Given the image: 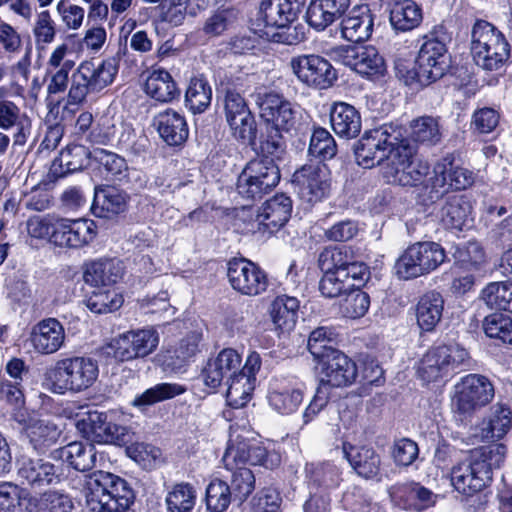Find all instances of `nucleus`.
<instances>
[{"label": "nucleus", "mask_w": 512, "mask_h": 512, "mask_svg": "<svg viewBox=\"0 0 512 512\" xmlns=\"http://www.w3.org/2000/svg\"><path fill=\"white\" fill-rule=\"evenodd\" d=\"M354 155L363 168L370 169L386 161L383 178L396 186L419 185L430 173L429 163L416 158V147L408 139L393 137L383 128L365 131L355 144Z\"/></svg>", "instance_id": "f257e3e1"}, {"label": "nucleus", "mask_w": 512, "mask_h": 512, "mask_svg": "<svg viewBox=\"0 0 512 512\" xmlns=\"http://www.w3.org/2000/svg\"><path fill=\"white\" fill-rule=\"evenodd\" d=\"M82 491L91 512H136L130 508L136 499L134 489L116 474L97 470L85 475Z\"/></svg>", "instance_id": "f03ea898"}, {"label": "nucleus", "mask_w": 512, "mask_h": 512, "mask_svg": "<svg viewBox=\"0 0 512 512\" xmlns=\"http://www.w3.org/2000/svg\"><path fill=\"white\" fill-rule=\"evenodd\" d=\"M99 376L96 359L86 355H70L49 367L44 379L51 392L64 395L81 393L93 386Z\"/></svg>", "instance_id": "7ed1b4c3"}, {"label": "nucleus", "mask_w": 512, "mask_h": 512, "mask_svg": "<svg viewBox=\"0 0 512 512\" xmlns=\"http://www.w3.org/2000/svg\"><path fill=\"white\" fill-rule=\"evenodd\" d=\"M495 397V387L490 378L479 373L462 376L454 385L451 412L457 424H467Z\"/></svg>", "instance_id": "20e7f679"}, {"label": "nucleus", "mask_w": 512, "mask_h": 512, "mask_svg": "<svg viewBox=\"0 0 512 512\" xmlns=\"http://www.w3.org/2000/svg\"><path fill=\"white\" fill-rule=\"evenodd\" d=\"M510 44L492 23L478 19L471 28L470 53L475 64L487 71L501 69L510 58Z\"/></svg>", "instance_id": "39448f33"}, {"label": "nucleus", "mask_w": 512, "mask_h": 512, "mask_svg": "<svg viewBox=\"0 0 512 512\" xmlns=\"http://www.w3.org/2000/svg\"><path fill=\"white\" fill-rule=\"evenodd\" d=\"M451 41L452 32L443 22L433 25L419 38L421 44L415 63L422 80L436 81L444 76L449 68L448 45Z\"/></svg>", "instance_id": "423d86ee"}, {"label": "nucleus", "mask_w": 512, "mask_h": 512, "mask_svg": "<svg viewBox=\"0 0 512 512\" xmlns=\"http://www.w3.org/2000/svg\"><path fill=\"white\" fill-rule=\"evenodd\" d=\"M241 362L242 358L235 349L224 348L215 358L208 359L201 371L204 384L213 390L220 387L224 381L228 384L227 402L233 409L246 406L251 399V395L245 390L239 397H235L238 394V388L235 387L234 382L239 377Z\"/></svg>", "instance_id": "0eeeda50"}, {"label": "nucleus", "mask_w": 512, "mask_h": 512, "mask_svg": "<svg viewBox=\"0 0 512 512\" xmlns=\"http://www.w3.org/2000/svg\"><path fill=\"white\" fill-rule=\"evenodd\" d=\"M447 258L445 249L434 241L410 244L394 264L395 275L400 280H413L435 271Z\"/></svg>", "instance_id": "6e6552de"}, {"label": "nucleus", "mask_w": 512, "mask_h": 512, "mask_svg": "<svg viewBox=\"0 0 512 512\" xmlns=\"http://www.w3.org/2000/svg\"><path fill=\"white\" fill-rule=\"evenodd\" d=\"M280 179L281 173L276 162L256 156L239 174L236 189L242 198L254 201L272 191Z\"/></svg>", "instance_id": "1a4fd4ad"}, {"label": "nucleus", "mask_w": 512, "mask_h": 512, "mask_svg": "<svg viewBox=\"0 0 512 512\" xmlns=\"http://www.w3.org/2000/svg\"><path fill=\"white\" fill-rule=\"evenodd\" d=\"M76 426L86 440L97 444L122 447L130 443L133 437L129 427L118 424L114 415L107 412L88 411L85 417L77 421Z\"/></svg>", "instance_id": "9d476101"}, {"label": "nucleus", "mask_w": 512, "mask_h": 512, "mask_svg": "<svg viewBox=\"0 0 512 512\" xmlns=\"http://www.w3.org/2000/svg\"><path fill=\"white\" fill-rule=\"evenodd\" d=\"M291 185L303 203L314 206L330 195L329 169L325 163H306L292 174Z\"/></svg>", "instance_id": "9b49d317"}, {"label": "nucleus", "mask_w": 512, "mask_h": 512, "mask_svg": "<svg viewBox=\"0 0 512 512\" xmlns=\"http://www.w3.org/2000/svg\"><path fill=\"white\" fill-rule=\"evenodd\" d=\"M226 276L231 288L244 296H258L269 286L267 272L245 257H232L227 261Z\"/></svg>", "instance_id": "f8f14e48"}, {"label": "nucleus", "mask_w": 512, "mask_h": 512, "mask_svg": "<svg viewBox=\"0 0 512 512\" xmlns=\"http://www.w3.org/2000/svg\"><path fill=\"white\" fill-rule=\"evenodd\" d=\"M321 378L320 385L328 388L349 387L356 382L358 367L356 362L341 350L330 351L316 363Z\"/></svg>", "instance_id": "ddd939ff"}, {"label": "nucleus", "mask_w": 512, "mask_h": 512, "mask_svg": "<svg viewBox=\"0 0 512 512\" xmlns=\"http://www.w3.org/2000/svg\"><path fill=\"white\" fill-rule=\"evenodd\" d=\"M290 67L301 82L316 89H328L337 80L334 67L320 55L309 54L293 57Z\"/></svg>", "instance_id": "4468645a"}, {"label": "nucleus", "mask_w": 512, "mask_h": 512, "mask_svg": "<svg viewBox=\"0 0 512 512\" xmlns=\"http://www.w3.org/2000/svg\"><path fill=\"white\" fill-rule=\"evenodd\" d=\"M331 58L358 74L372 76L384 71V60L370 45L338 46L331 49Z\"/></svg>", "instance_id": "2eb2a0df"}, {"label": "nucleus", "mask_w": 512, "mask_h": 512, "mask_svg": "<svg viewBox=\"0 0 512 512\" xmlns=\"http://www.w3.org/2000/svg\"><path fill=\"white\" fill-rule=\"evenodd\" d=\"M98 227L91 219L60 218L54 221L52 243L63 248H82L97 236Z\"/></svg>", "instance_id": "dca6fc26"}, {"label": "nucleus", "mask_w": 512, "mask_h": 512, "mask_svg": "<svg viewBox=\"0 0 512 512\" xmlns=\"http://www.w3.org/2000/svg\"><path fill=\"white\" fill-rule=\"evenodd\" d=\"M394 506L409 512H424L437 503V494L420 482H397L389 488Z\"/></svg>", "instance_id": "f3484780"}, {"label": "nucleus", "mask_w": 512, "mask_h": 512, "mask_svg": "<svg viewBox=\"0 0 512 512\" xmlns=\"http://www.w3.org/2000/svg\"><path fill=\"white\" fill-rule=\"evenodd\" d=\"M82 280L94 288L114 287L125 275L126 267L116 257L87 259L81 265Z\"/></svg>", "instance_id": "a211bd4d"}, {"label": "nucleus", "mask_w": 512, "mask_h": 512, "mask_svg": "<svg viewBox=\"0 0 512 512\" xmlns=\"http://www.w3.org/2000/svg\"><path fill=\"white\" fill-rule=\"evenodd\" d=\"M94 149L78 143H70L62 148L59 154L52 160L47 178L56 182L66 176L92 168Z\"/></svg>", "instance_id": "6ab92c4d"}, {"label": "nucleus", "mask_w": 512, "mask_h": 512, "mask_svg": "<svg viewBox=\"0 0 512 512\" xmlns=\"http://www.w3.org/2000/svg\"><path fill=\"white\" fill-rule=\"evenodd\" d=\"M130 200L129 193L119 186L98 184L94 186L90 210L97 218L113 220L128 212Z\"/></svg>", "instance_id": "aec40b11"}, {"label": "nucleus", "mask_w": 512, "mask_h": 512, "mask_svg": "<svg viewBox=\"0 0 512 512\" xmlns=\"http://www.w3.org/2000/svg\"><path fill=\"white\" fill-rule=\"evenodd\" d=\"M487 471L486 466L470 454L468 458L452 468L451 481L459 493L472 497L492 481Z\"/></svg>", "instance_id": "412c9836"}, {"label": "nucleus", "mask_w": 512, "mask_h": 512, "mask_svg": "<svg viewBox=\"0 0 512 512\" xmlns=\"http://www.w3.org/2000/svg\"><path fill=\"white\" fill-rule=\"evenodd\" d=\"M342 453L359 477L365 480L379 481L381 479V457L372 446L343 441Z\"/></svg>", "instance_id": "4be33fe9"}, {"label": "nucleus", "mask_w": 512, "mask_h": 512, "mask_svg": "<svg viewBox=\"0 0 512 512\" xmlns=\"http://www.w3.org/2000/svg\"><path fill=\"white\" fill-rule=\"evenodd\" d=\"M292 210L293 201L291 197L285 193H276L261 206L257 215L259 231L263 234H276L290 220Z\"/></svg>", "instance_id": "5701e85b"}, {"label": "nucleus", "mask_w": 512, "mask_h": 512, "mask_svg": "<svg viewBox=\"0 0 512 512\" xmlns=\"http://www.w3.org/2000/svg\"><path fill=\"white\" fill-rule=\"evenodd\" d=\"M158 342L154 330L129 331L115 341L114 357L121 362L145 357L156 349Z\"/></svg>", "instance_id": "b1692460"}, {"label": "nucleus", "mask_w": 512, "mask_h": 512, "mask_svg": "<svg viewBox=\"0 0 512 512\" xmlns=\"http://www.w3.org/2000/svg\"><path fill=\"white\" fill-rule=\"evenodd\" d=\"M304 3L305 0H262L257 21L264 27H288L298 18Z\"/></svg>", "instance_id": "393cba45"}, {"label": "nucleus", "mask_w": 512, "mask_h": 512, "mask_svg": "<svg viewBox=\"0 0 512 512\" xmlns=\"http://www.w3.org/2000/svg\"><path fill=\"white\" fill-rule=\"evenodd\" d=\"M224 103L226 119L232 129L233 136L242 143L254 144L257 126L245 98H224Z\"/></svg>", "instance_id": "a878e982"}, {"label": "nucleus", "mask_w": 512, "mask_h": 512, "mask_svg": "<svg viewBox=\"0 0 512 512\" xmlns=\"http://www.w3.org/2000/svg\"><path fill=\"white\" fill-rule=\"evenodd\" d=\"M238 461L242 464L259 466L274 471L282 464V454L279 445L273 440H264L252 444H239L233 447Z\"/></svg>", "instance_id": "bb28decb"}, {"label": "nucleus", "mask_w": 512, "mask_h": 512, "mask_svg": "<svg viewBox=\"0 0 512 512\" xmlns=\"http://www.w3.org/2000/svg\"><path fill=\"white\" fill-rule=\"evenodd\" d=\"M304 392L298 383L288 378H276L269 386V406L280 415L295 413L303 402Z\"/></svg>", "instance_id": "cd10ccee"}, {"label": "nucleus", "mask_w": 512, "mask_h": 512, "mask_svg": "<svg viewBox=\"0 0 512 512\" xmlns=\"http://www.w3.org/2000/svg\"><path fill=\"white\" fill-rule=\"evenodd\" d=\"M29 340L35 352L50 355L63 346L65 329L58 319L45 318L32 326Z\"/></svg>", "instance_id": "c85d7f7f"}, {"label": "nucleus", "mask_w": 512, "mask_h": 512, "mask_svg": "<svg viewBox=\"0 0 512 512\" xmlns=\"http://www.w3.org/2000/svg\"><path fill=\"white\" fill-rule=\"evenodd\" d=\"M436 184L448 190L462 191L474 184V173L467 168L455 164L453 154H447L437 161L433 167Z\"/></svg>", "instance_id": "c756f323"}, {"label": "nucleus", "mask_w": 512, "mask_h": 512, "mask_svg": "<svg viewBox=\"0 0 512 512\" xmlns=\"http://www.w3.org/2000/svg\"><path fill=\"white\" fill-rule=\"evenodd\" d=\"M92 159L91 171L104 180L120 184L130 182V168L123 156L103 148H95Z\"/></svg>", "instance_id": "7c9ffc66"}, {"label": "nucleus", "mask_w": 512, "mask_h": 512, "mask_svg": "<svg viewBox=\"0 0 512 512\" xmlns=\"http://www.w3.org/2000/svg\"><path fill=\"white\" fill-rule=\"evenodd\" d=\"M153 126L160 138L170 147H183L189 137L185 117L170 108L154 117Z\"/></svg>", "instance_id": "2f4dec72"}, {"label": "nucleus", "mask_w": 512, "mask_h": 512, "mask_svg": "<svg viewBox=\"0 0 512 512\" xmlns=\"http://www.w3.org/2000/svg\"><path fill=\"white\" fill-rule=\"evenodd\" d=\"M226 470L231 472L230 489L234 498L244 502L255 489V476L251 469L238 461L233 447L228 448L222 458Z\"/></svg>", "instance_id": "473e14b6"}, {"label": "nucleus", "mask_w": 512, "mask_h": 512, "mask_svg": "<svg viewBox=\"0 0 512 512\" xmlns=\"http://www.w3.org/2000/svg\"><path fill=\"white\" fill-rule=\"evenodd\" d=\"M444 298L437 290L422 294L415 305L416 323L421 333H433L441 322L444 312Z\"/></svg>", "instance_id": "72a5a7b5"}, {"label": "nucleus", "mask_w": 512, "mask_h": 512, "mask_svg": "<svg viewBox=\"0 0 512 512\" xmlns=\"http://www.w3.org/2000/svg\"><path fill=\"white\" fill-rule=\"evenodd\" d=\"M340 469L329 461L307 462L304 466V481L311 492L329 493L339 487Z\"/></svg>", "instance_id": "f704fd0d"}, {"label": "nucleus", "mask_w": 512, "mask_h": 512, "mask_svg": "<svg viewBox=\"0 0 512 512\" xmlns=\"http://www.w3.org/2000/svg\"><path fill=\"white\" fill-rule=\"evenodd\" d=\"M322 276L319 281V292L327 299L344 297L352 288L364 286L369 275H351L349 271H332L331 268L321 270Z\"/></svg>", "instance_id": "c9c22d12"}, {"label": "nucleus", "mask_w": 512, "mask_h": 512, "mask_svg": "<svg viewBox=\"0 0 512 512\" xmlns=\"http://www.w3.org/2000/svg\"><path fill=\"white\" fill-rule=\"evenodd\" d=\"M18 477L22 484H27L31 488H42L59 481L54 464L33 458L18 460Z\"/></svg>", "instance_id": "e433bc0d"}, {"label": "nucleus", "mask_w": 512, "mask_h": 512, "mask_svg": "<svg viewBox=\"0 0 512 512\" xmlns=\"http://www.w3.org/2000/svg\"><path fill=\"white\" fill-rule=\"evenodd\" d=\"M512 427V411L506 404L493 405L478 425L482 441L495 442L502 439Z\"/></svg>", "instance_id": "4c0bfd02"}, {"label": "nucleus", "mask_w": 512, "mask_h": 512, "mask_svg": "<svg viewBox=\"0 0 512 512\" xmlns=\"http://www.w3.org/2000/svg\"><path fill=\"white\" fill-rule=\"evenodd\" d=\"M350 5V0H311L306 21L317 31H323L339 19Z\"/></svg>", "instance_id": "58836bf2"}, {"label": "nucleus", "mask_w": 512, "mask_h": 512, "mask_svg": "<svg viewBox=\"0 0 512 512\" xmlns=\"http://www.w3.org/2000/svg\"><path fill=\"white\" fill-rule=\"evenodd\" d=\"M261 117L266 125L289 132L295 125V112L285 98H257Z\"/></svg>", "instance_id": "ea45409f"}, {"label": "nucleus", "mask_w": 512, "mask_h": 512, "mask_svg": "<svg viewBox=\"0 0 512 512\" xmlns=\"http://www.w3.org/2000/svg\"><path fill=\"white\" fill-rule=\"evenodd\" d=\"M203 335L200 332L187 333L174 349L167 350L163 355V365L173 371L186 367L201 351Z\"/></svg>", "instance_id": "a19ab883"}, {"label": "nucleus", "mask_w": 512, "mask_h": 512, "mask_svg": "<svg viewBox=\"0 0 512 512\" xmlns=\"http://www.w3.org/2000/svg\"><path fill=\"white\" fill-rule=\"evenodd\" d=\"M300 302L296 297L278 295L271 303L270 315L279 335L289 334L296 326Z\"/></svg>", "instance_id": "79ce46f5"}, {"label": "nucleus", "mask_w": 512, "mask_h": 512, "mask_svg": "<svg viewBox=\"0 0 512 512\" xmlns=\"http://www.w3.org/2000/svg\"><path fill=\"white\" fill-rule=\"evenodd\" d=\"M333 131L340 137L355 138L361 131V116L354 106L345 102H336L330 111Z\"/></svg>", "instance_id": "37998d69"}, {"label": "nucleus", "mask_w": 512, "mask_h": 512, "mask_svg": "<svg viewBox=\"0 0 512 512\" xmlns=\"http://www.w3.org/2000/svg\"><path fill=\"white\" fill-rule=\"evenodd\" d=\"M471 213L472 205L466 196H449L441 208V223L447 230L463 231Z\"/></svg>", "instance_id": "c03bdc74"}, {"label": "nucleus", "mask_w": 512, "mask_h": 512, "mask_svg": "<svg viewBox=\"0 0 512 512\" xmlns=\"http://www.w3.org/2000/svg\"><path fill=\"white\" fill-rule=\"evenodd\" d=\"M320 270L331 268L332 271H341L351 273V275H370L369 267L358 261H352L351 256L343 247H335L333 249H325L318 258Z\"/></svg>", "instance_id": "a18cd8bd"}, {"label": "nucleus", "mask_w": 512, "mask_h": 512, "mask_svg": "<svg viewBox=\"0 0 512 512\" xmlns=\"http://www.w3.org/2000/svg\"><path fill=\"white\" fill-rule=\"evenodd\" d=\"M373 17L367 7L353 9L341 22L343 37L350 42L367 40L373 31Z\"/></svg>", "instance_id": "49530a36"}, {"label": "nucleus", "mask_w": 512, "mask_h": 512, "mask_svg": "<svg viewBox=\"0 0 512 512\" xmlns=\"http://www.w3.org/2000/svg\"><path fill=\"white\" fill-rule=\"evenodd\" d=\"M417 373L419 378L426 384L446 381L451 377L438 344H433L425 352Z\"/></svg>", "instance_id": "de8ad7c7"}, {"label": "nucleus", "mask_w": 512, "mask_h": 512, "mask_svg": "<svg viewBox=\"0 0 512 512\" xmlns=\"http://www.w3.org/2000/svg\"><path fill=\"white\" fill-rule=\"evenodd\" d=\"M0 401L11 408L15 421L25 423L28 412L23 383L15 382L6 376H0Z\"/></svg>", "instance_id": "09e8293b"}, {"label": "nucleus", "mask_w": 512, "mask_h": 512, "mask_svg": "<svg viewBox=\"0 0 512 512\" xmlns=\"http://www.w3.org/2000/svg\"><path fill=\"white\" fill-rule=\"evenodd\" d=\"M25 433L29 443L40 454H45L54 446L61 435L56 424L44 420H35L26 425Z\"/></svg>", "instance_id": "8fccbe9b"}, {"label": "nucleus", "mask_w": 512, "mask_h": 512, "mask_svg": "<svg viewBox=\"0 0 512 512\" xmlns=\"http://www.w3.org/2000/svg\"><path fill=\"white\" fill-rule=\"evenodd\" d=\"M423 20L421 7L412 0H402L393 4L390 10V23L400 32L418 27Z\"/></svg>", "instance_id": "3c124183"}, {"label": "nucleus", "mask_w": 512, "mask_h": 512, "mask_svg": "<svg viewBox=\"0 0 512 512\" xmlns=\"http://www.w3.org/2000/svg\"><path fill=\"white\" fill-rule=\"evenodd\" d=\"M480 296L494 312L512 314V280L489 282Z\"/></svg>", "instance_id": "603ef678"}, {"label": "nucleus", "mask_w": 512, "mask_h": 512, "mask_svg": "<svg viewBox=\"0 0 512 512\" xmlns=\"http://www.w3.org/2000/svg\"><path fill=\"white\" fill-rule=\"evenodd\" d=\"M103 80L97 68L90 61L82 62L72 76V86L68 96H85L88 93H96L105 88Z\"/></svg>", "instance_id": "864d4df0"}, {"label": "nucleus", "mask_w": 512, "mask_h": 512, "mask_svg": "<svg viewBox=\"0 0 512 512\" xmlns=\"http://www.w3.org/2000/svg\"><path fill=\"white\" fill-rule=\"evenodd\" d=\"M59 457L76 471L86 472L96 464V450L92 444L71 442L59 449Z\"/></svg>", "instance_id": "5fc2aeb1"}, {"label": "nucleus", "mask_w": 512, "mask_h": 512, "mask_svg": "<svg viewBox=\"0 0 512 512\" xmlns=\"http://www.w3.org/2000/svg\"><path fill=\"white\" fill-rule=\"evenodd\" d=\"M339 333L333 326H319L312 330L308 336L307 349L312 355L315 364L326 357L330 351L337 348L333 345L337 344Z\"/></svg>", "instance_id": "6e6d98bb"}, {"label": "nucleus", "mask_w": 512, "mask_h": 512, "mask_svg": "<svg viewBox=\"0 0 512 512\" xmlns=\"http://www.w3.org/2000/svg\"><path fill=\"white\" fill-rule=\"evenodd\" d=\"M197 500V491L189 482H178L172 485L165 497L168 512H192Z\"/></svg>", "instance_id": "4d7b16f0"}, {"label": "nucleus", "mask_w": 512, "mask_h": 512, "mask_svg": "<svg viewBox=\"0 0 512 512\" xmlns=\"http://www.w3.org/2000/svg\"><path fill=\"white\" fill-rule=\"evenodd\" d=\"M337 152V144L332 134L324 127L313 125L308 156L317 159V163H324L333 159Z\"/></svg>", "instance_id": "13d9d810"}, {"label": "nucleus", "mask_w": 512, "mask_h": 512, "mask_svg": "<svg viewBox=\"0 0 512 512\" xmlns=\"http://www.w3.org/2000/svg\"><path fill=\"white\" fill-rule=\"evenodd\" d=\"M482 329L486 337L498 345L512 346V317L507 314L492 312L484 317Z\"/></svg>", "instance_id": "bf43d9fd"}, {"label": "nucleus", "mask_w": 512, "mask_h": 512, "mask_svg": "<svg viewBox=\"0 0 512 512\" xmlns=\"http://www.w3.org/2000/svg\"><path fill=\"white\" fill-rule=\"evenodd\" d=\"M452 256L454 265L466 271H477L486 262L485 250L476 241L457 244Z\"/></svg>", "instance_id": "052dcab7"}, {"label": "nucleus", "mask_w": 512, "mask_h": 512, "mask_svg": "<svg viewBox=\"0 0 512 512\" xmlns=\"http://www.w3.org/2000/svg\"><path fill=\"white\" fill-rule=\"evenodd\" d=\"M124 303L122 293L114 287L97 288L86 299L87 308L95 314L117 311Z\"/></svg>", "instance_id": "680f3d73"}, {"label": "nucleus", "mask_w": 512, "mask_h": 512, "mask_svg": "<svg viewBox=\"0 0 512 512\" xmlns=\"http://www.w3.org/2000/svg\"><path fill=\"white\" fill-rule=\"evenodd\" d=\"M282 132L279 128L266 125L265 131L260 135L257 157L272 159L274 162L281 160L286 150V141Z\"/></svg>", "instance_id": "e2e57ef3"}, {"label": "nucleus", "mask_w": 512, "mask_h": 512, "mask_svg": "<svg viewBox=\"0 0 512 512\" xmlns=\"http://www.w3.org/2000/svg\"><path fill=\"white\" fill-rule=\"evenodd\" d=\"M444 356L445 363L451 377L464 371H470L474 367V360L470 352L456 342L438 344Z\"/></svg>", "instance_id": "0e129e2a"}, {"label": "nucleus", "mask_w": 512, "mask_h": 512, "mask_svg": "<svg viewBox=\"0 0 512 512\" xmlns=\"http://www.w3.org/2000/svg\"><path fill=\"white\" fill-rule=\"evenodd\" d=\"M185 391L186 388L177 383H158L146 389L142 394L136 396L133 401V405L136 407L151 406L158 402L179 396Z\"/></svg>", "instance_id": "69168bd1"}, {"label": "nucleus", "mask_w": 512, "mask_h": 512, "mask_svg": "<svg viewBox=\"0 0 512 512\" xmlns=\"http://www.w3.org/2000/svg\"><path fill=\"white\" fill-rule=\"evenodd\" d=\"M127 455L146 470H153L164 463L162 450L149 443L132 441L126 445Z\"/></svg>", "instance_id": "338daca9"}, {"label": "nucleus", "mask_w": 512, "mask_h": 512, "mask_svg": "<svg viewBox=\"0 0 512 512\" xmlns=\"http://www.w3.org/2000/svg\"><path fill=\"white\" fill-rule=\"evenodd\" d=\"M234 497L230 486L219 478L212 479L205 492V504L209 512H225Z\"/></svg>", "instance_id": "774afa93"}]
</instances>
